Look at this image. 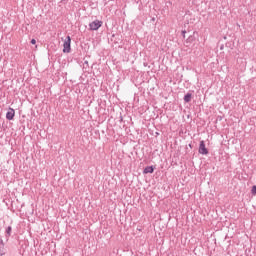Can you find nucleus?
I'll list each match as a JSON object with an SVG mask.
<instances>
[{"instance_id":"nucleus-1","label":"nucleus","mask_w":256,"mask_h":256,"mask_svg":"<svg viewBox=\"0 0 256 256\" xmlns=\"http://www.w3.org/2000/svg\"><path fill=\"white\" fill-rule=\"evenodd\" d=\"M100 27H103V21L101 20H94L89 24L90 31H98Z\"/></svg>"},{"instance_id":"nucleus-2","label":"nucleus","mask_w":256,"mask_h":256,"mask_svg":"<svg viewBox=\"0 0 256 256\" xmlns=\"http://www.w3.org/2000/svg\"><path fill=\"white\" fill-rule=\"evenodd\" d=\"M63 47V53H71V36L66 37Z\"/></svg>"},{"instance_id":"nucleus-3","label":"nucleus","mask_w":256,"mask_h":256,"mask_svg":"<svg viewBox=\"0 0 256 256\" xmlns=\"http://www.w3.org/2000/svg\"><path fill=\"white\" fill-rule=\"evenodd\" d=\"M199 153L200 155H209V150L207 149V147H205V141H200V145H199Z\"/></svg>"},{"instance_id":"nucleus-4","label":"nucleus","mask_w":256,"mask_h":256,"mask_svg":"<svg viewBox=\"0 0 256 256\" xmlns=\"http://www.w3.org/2000/svg\"><path fill=\"white\" fill-rule=\"evenodd\" d=\"M14 118H15V109L9 108L8 112L6 113V119H8V121H13Z\"/></svg>"},{"instance_id":"nucleus-5","label":"nucleus","mask_w":256,"mask_h":256,"mask_svg":"<svg viewBox=\"0 0 256 256\" xmlns=\"http://www.w3.org/2000/svg\"><path fill=\"white\" fill-rule=\"evenodd\" d=\"M155 171V168L153 166H147L144 170L143 173L144 175H147L148 173H153Z\"/></svg>"},{"instance_id":"nucleus-6","label":"nucleus","mask_w":256,"mask_h":256,"mask_svg":"<svg viewBox=\"0 0 256 256\" xmlns=\"http://www.w3.org/2000/svg\"><path fill=\"white\" fill-rule=\"evenodd\" d=\"M11 231H13V228L11 226H8L5 231L7 241H9V238L11 237Z\"/></svg>"},{"instance_id":"nucleus-7","label":"nucleus","mask_w":256,"mask_h":256,"mask_svg":"<svg viewBox=\"0 0 256 256\" xmlns=\"http://www.w3.org/2000/svg\"><path fill=\"white\" fill-rule=\"evenodd\" d=\"M191 97H192V94H191V93H187V94L184 96V101H185V103H191Z\"/></svg>"},{"instance_id":"nucleus-8","label":"nucleus","mask_w":256,"mask_h":256,"mask_svg":"<svg viewBox=\"0 0 256 256\" xmlns=\"http://www.w3.org/2000/svg\"><path fill=\"white\" fill-rule=\"evenodd\" d=\"M0 255H5V244H0Z\"/></svg>"},{"instance_id":"nucleus-9","label":"nucleus","mask_w":256,"mask_h":256,"mask_svg":"<svg viewBox=\"0 0 256 256\" xmlns=\"http://www.w3.org/2000/svg\"><path fill=\"white\" fill-rule=\"evenodd\" d=\"M251 193L254 196L256 195V185L252 186Z\"/></svg>"},{"instance_id":"nucleus-10","label":"nucleus","mask_w":256,"mask_h":256,"mask_svg":"<svg viewBox=\"0 0 256 256\" xmlns=\"http://www.w3.org/2000/svg\"><path fill=\"white\" fill-rule=\"evenodd\" d=\"M35 43H37V41H36L35 39H32V40H31V44H32V45H35Z\"/></svg>"},{"instance_id":"nucleus-11","label":"nucleus","mask_w":256,"mask_h":256,"mask_svg":"<svg viewBox=\"0 0 256 256\" xmlns=\"http://www.w3.org/2000/svg\"><path fill=\"white\" fill-rule=\"evenodd\" d=\"M0 245H5V243L3 242V238H0Z\"/></svg>"},{"instance_id":"nucleus-12","label":"nucleus","mask_w":256,"mask_h":256,"mask_svg":"<svg viewBox=\"0 0 256 256\" xmlns=\"http://www.w3.org/2000/svg\"><path fill=\"white\" fill-rule=\"evenodd\" d=\"M185 33H187L185 30L182 31V35L185 38Z\"/></svg>"},{"instance_id":"nucleus-13","label":"nucleus","mask_w":256,"mask_h":256,"mask_svg":"<svg viewBox=\"0 0 256 256\" xmlns=\"http://www.w3.org/2000/svg\"><path fill=\"white\" fill-rule=\"evenodd\" d=\"M84 63H85L86 65H88L89 62H88V61H85Z\"/></svg>"}]
</instances>
